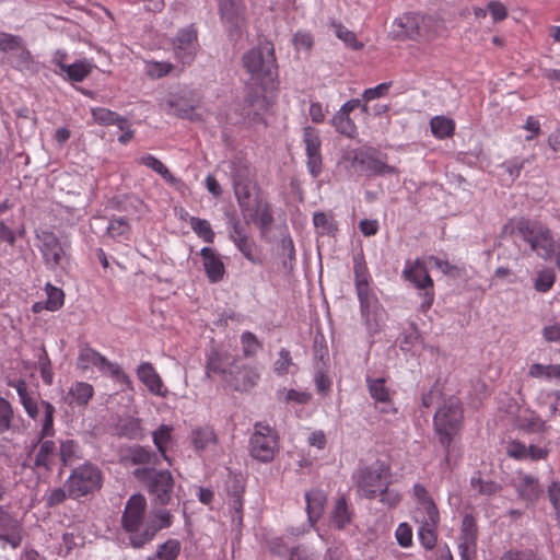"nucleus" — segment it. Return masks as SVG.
I'll return each instance as SVG.
<instances>
[{"label":"nucleus","mask_w":560,"mask_h":560,"mask_svg":"<svg viewBox=\"0 0 560 560\" xmlns=\"http://www.w3.org/2000/svg\"><path fill=\"white\" fill-rule=\"evenodd\" d=\"M259 378V374L252 366L241 365L238 362L230 369L229 376H225V383L237 392H247L254 387Z\"/></svg>","instance_id":"obj_12"},{"label":"nucleus","mask_w":560,"mask_h":560,"mask_svg":"<svg viewBox=\"0 0 560 560\" xmlns=\"http://www.w3.org/2000/svg\"><path fill=\"white\" fill-rule=\"evenodd\" d=\"M200 255L209 281L212 283L221 281L225 273V267L219 255L210 247H203Z\"/></svg>","instance_id":"obj_22"},{"label":"nucleus","mask_w":560,"mask_h":560,"mask_svg":"<svg viewBox=\"0 0 560 560\" xmlns=\"http://www.w3.org/2000/svg\"><path fill=\"white\" fill-rule=\"evenodd\" d=\"M331 522L338 529H342L351 522V514L348 510L347 501L343 497L336 501L335 508L331 512Z\"/></svg>","instance_id":"obj_38"},{"label":"nucleus","mask_w":560,"mask_h":560,"mask_svg":"<svg viewBox=\"0 0 560 560\" xmlns=\"http://www.w3.org/2000/svg\"><path fill=\"white\" fill-rule=\"evenodd\" d=\"M129 458L132 464H158V456L155 453L147 450L141 445H136L129 451Z\"/></svg>","instance_id":"obj_43"},{"label":"nucleus","mask_w":560,"mask_h":560,"mask_svg":"<svg viewBox=\"0 0 560 560\" xmlns=\"http://www.w3.org/2000/svg\"><path fill=\"white\" fill-rule=\"evenodd\" d=\"M191 229L194 232L207 243H212L214 240V233L211 229L210 223L200 218L190 217L189 219Z\"/></svg>","instance_id":"obj_47"},{"label":"nucleus","mask_w":560,"mask_h":560,"mask_svg":"<svg viewBox=\"0 0 560 560\" xmlns=\"http://www.w3.org/2000/svg\"><path fill=\"white\" fill-rule=\"evenodd\" d=\"M394 38L412 40H431L439 34L440 22L433 16L406 13L393 23Z\"/></svg>","instance_id":"obj_4"},{"label":"nucleus","mask_w":560,"mask_h":560,"mask_svg":"<svg viewBox=\"0 0 560 560\" xmlns=\"http://www.w3.org/2000/svg\"><path fill=\"white\" fill-rule=\"evenodd\" d=\"M59 457L61 466H70L82 458V451L79 444L73 440L61 441L59 447Z\"/></svg>","instance_id":"obj_34"},{"label":"nucleus","mask_w":560,"mask_h":560,"mask_svg":"<svg viewBox=\"0 0 560 560\" xmlns=\"http://www.w3.org/2000/svg\"><path fill=\"white\" fill-rule=\"evenodd\" d=\"M92 396V385L85 382H78L74 386H72L69 389L67 395L63 397V401L67 402L68 405L75 404L79 407H84L89 404Z\"/></svg>","instance_id":"obj_28"},{"label":"nucleus","mask_w":560,"mask_h":560,"mask_svg":"<svg viewBox=\"0 0 560 560\" xmlns=\"http://www.w3.org/2000/svg\"><path fill=\"white\" fill-rule=\"evenodd\" d=\"M233 243L247 260L254 264L257 262V259L254 256L255 243L249 240L248 236L234 241Z\"/></svg>","instance_id":"obj_62"},{"label":"nucleus","mask_w":560,"mask_h":560,"mask_svg":"<svg viewBox=\"0 0 560 560\" xmlns=\"http://www.w3.org/2000/svg\"><path fill=\"white\" fill-rule=\"evenodd\" d=\"M368 382L369 392L376 401L384 404L389 401V394L384 378L369 380Z\"/></svg>","instance_id":"obj_52"},{"label":"nucleus","mask_w":560,"mask_h":560,"mask_svg":"<svg viewBox=\"0 0 560 560\" xmlns=\"http://www.w3.org/2000/svg\"><path fill=\"white\" fill-rule=\"evenodd\" d=\"M57 65L62 72L67 73L68 79L74 82L83 81L93 69L92 63L88 60H79L72 65H67L58 60Z\"/></svg>","instance_id":"obj_31"},{"label":"nucleus","mask_w":560,"mask_h":560,"mask_svg":"<svg viewBox=\"0 0 560 560\" xmlns=\"http://www.w3.org/2000/svg\"><path fill=\"white\" fill-rule=\"evenodd\" d=\"M117 113L103 107L92 109V116L100 125H114L115 120H117Z\"/></svg>","instance_id":"obj_60"},{"label":"nucleus","mask_w":560,"mask_h":560,"mask_svg":"<svg viewBox=\"0 0 560 560\" xmlns=\"http://www.w3.org/2000/svg\"><path fill=\"white\" fill-rule=\"evenodd\" d=\"M139 163L156 172L168 184L175 185L178 183V179L175 176H173L168 168L155 156L151 154L143 155L139 159Z\"/></svg>","instance_id":"obj_36"},{"label":"nucleus","mask_w":560,"mask_h":560,"mask_svg":"<svg viewBox=\"0 0 560 560\" xmlns=\"http://www.w3.org/2000/svg\"><path fill=\"white\" fill-rule=\"evenodd\" d=\"M430 126L432 133L440 139L448 138L454 133V121L443 116L433 117Z\"/></svg>","instance_id":"obj_39"},{"label":"nucleus","mask_w":560,"mask_h":560,"mask_svg":"<svg viewBox=\"0 0 560 560\" xmlns=\"http://www.w3.org/2000/svg\"><path fill=\"white\" fill-rule=\"evenodd\" d=\"M147 500L141 493L132 494L121 515V526L129 534L130 545L133 547L135 536L142 534L145 527Z\"/></svg>","instance_id":"obj_8"},{"label":"nucleus","mask_w":560,"mask_h":560,"mask_svg":"<svg viewBox=\"0 0 560 560\" xmlns=\"http://www.w3.org/2000/svg\"><path fill=\"white\" fill-rule=\"evenodd\" d=\"M556 280V275L552 269H544L538 272V276L535 280V290L538 292H547L549 291Z\"/></svg>","instance_id":"obj_54"},{"label":"nucleus","mask_w":560,"mask_h":560,"mask_svg":"<svg viewBox=\"0 0 560 560\" xmlns=\"http://www.w3.org/2000/svg\"><path fill=\"white\" fill-rule=\"evenodd\" d=\"M42 242V253L46 264L54 268L60 266L65 258V249L59 238L52 232H42L38 236Z\"/></svg>","instance_id":"obj_16"},{"label":"nucleus","mask_w":560,"mask_h":560,"mask_svg":"<svg viewBox=\"0 0 560 560\" xmlns=\"http://www.w3.org/2000/svg\"><path fill=\"white\" fill-rule=\"evenodd\" d=\"M305 499L308 521L311 524H315L324 512L326 495L323 491L313 489L306 492Z\"/></svg>","instance_id":"obj_27"},{"label":"nucleus","mask_w":560,"mask_h":560,"mask_svg":"<svg viewBox=\"0 0 560 560\" xmlns=\"http://www.w3.org/2000/svg\"><path fill=\"white\" fill-rule=\"evenodd\" d=\"M234 363H237V360L232 359L229 353L212 350L208 354L206 374L208 377H211L212 374H219L225 381V376H229V371L233 369Z\"/></svg>","instance_id":"obj_21"},{"label":"nucleus","mask_w":560,"mask_h":560,"mask_svg":"<svg viewBox=\"0 0 560 560\" xmlns=\"http://www.w3.org/2000/svg\"><path fill=\"white\" fill-rule=\"evenodd\" d=\"M471 487L480 494L492 495L500 490V486L494 481H487L480 477H472L470 480Z\"/></svg>","instance_id":"obj_56"},{"label":"nucleus","mask_w":560,"mask_h":560,"mask_svg":"<svg viewBox=\"0 0 560 560\" xmlns=\"http://www.w3.org/2000/svg\"><path fill=\"white\" fill-rule=\"evenodd\" d=\"M440 522V513L436 514V518L432 520L427 515L422 521V525L419 529V539L425 549H433L438 541L435 528Z\"/></svg>","instance_id":"obj_32"},{"label":"nucleus","mask_w":560,"mask_h":560,"mask_svg":"<svg viewBox=\"0 0 560 560\" xmlns=\"http://www.w3.org/2000/svg\"><path fill=\"white\" fill-rule=\"evenodd\" d=\"M244 104L245 114L254 121H259L262 113L269 107V103L262 94V91L254 86L246 89Z\"/></svg>","instance_id":"obj_18"},{"label":"nucleus","mask_w":560,"mask_h":560,"mask_svg":"<svg viewBox=\"0 0 560 560\" xmlns=\"http://www.w3.org/2000/svg\"><path fill=\"white\" fill-rule=\"evenodd\" d=\"M332 124L337 131L352 138L357 133V127L348 115L337 113L332 118Z\"/></svg>","instance_id":"obj_51"},{"label":"nucleus","mask_w":560,"mask_h":560,"mask_svg":"<svg viewBox=\"0 0 560 560\" xmlns=\"http://www.w3.org/2000/svg\"><path fill=\"white\" fill-rule=\"evenodd\" d=\"M22 47V38L16 35L0 33V50L8 52L19 50Z\"/></svg>","instance_id":"obj_59"},{"label":"nucleus","mask_w":560,"mask_h":560,"mask_svg":"<svg viewBox=\"0 0 560 560\" xmlns=\"http://www.w3.org/2000/svg\"><path fill=\"white\" fill-rule=\"evenodd\" d=\"M242 63L252 79L261 84L273 83L278 77L275 47L269 40H261L256 47L245 52Z\"/></svg>","instance_id":"obj_1"},{"label":"nucleus","mask_w":560,"mask_h":560,"mask_svg":"<svg viewBox=\"0 0 560 560\" xmlns=\"http://www.w3.org/2000/svg\"><path fill=\"white\" fill-rule=\"evenodd\" d=\"M303 140L307 155V167L313 177L322 173L320 139L318 132L312 127H305Z\"/></svg>","instance_id":"obj_13"},{"label":"nucleus","mask_w":560,"mask_h":560,"mask_svg":"<svg viewBox=\"0 0 560 560\" xmlns=\"http://www.w3.org/2000/svg\"><path fill=\"white\" fill-rule=\"evenodd\" d=\"M406 280L411 281L419 289H428L433 287V281L428 272L423 261L417 259L412 266L404 270Z\"/></svg>","instance_id":"obj_26"},{"label":"nucleus","mask_w":560,"mask_h":560,"mask_svg":"<svg viewBox=\"0 0 560 560\" xmlns=\"http://www.w3.org/2000/svg\"><path fill=\"white\" fill-rule=\"evenodd\" d=\"M331 26L335 31L336 36L340 40H342L347 47L352 48L354 50H360L363 48V43L357 39V36L352 31L348 30L346 26L337 22H332Z\"/></svg>","instance_id":"obj_41"},{"label":"nucleus","mask_w":560,"mask_h":560,"mask_svg":"<svg viewBox=\"0 0 560 560\" xmlns=\"http://www.w3.org/2000/svg\"><path fill=\"white\" fill-rule=\"evenodd\" d=\"M106 363V358L100 352L91 348L89 345H82L80 347L77 365L80 370H88L91 366H95L98 370Z\"/></svg>","instance_id":"obj_29"},{"label":"nucleus","mask_w":560,"mask_h":560,"mask_svg":"<svg viewBox=\"0 0 560 560\" xmlns=\"http://www.w3.org/2000/svg\"><path fill=\"white\" fill-rule=\"evenodd\" d=\"M232 182H233V185H235L237 183L254 182L250 168L246 164H242V163L234 164L233 171H232Z\"/></svg>","instance_id":"obj_58"},{"label":"nucleus","mask_w":560,"mask_h":560,"mask_svg":"<svg viewBox=\"0 0 560 560\" xmlns=\"http://www.w3.org/2000/svg\"><path fill=\"white\" fill-rule=\"evenodd\" d=\"M354 276H355V288L359 299L374 296L370 292L369 288V272L366 265L359 260L354 259Z\"/></svg>","instance_id":"obj_33"},{"label":"nucleus","mask_w":560,"mask_h":560,"mask_svg":"<svg viewBox=\"0 0 560 560\" xmlns=\"http://www.w3.org/2000/svg\"><path fill=\"white\" fill-rule=\"evenodd\" d=\"M500 560H542L538 557L533 550H509L506 551Z\"/></svg>","instance_id":"obj_64"},{"label":"nucleus","mask_w":560,"mask_h":560,"mask_svg":"<svg viewBox=\"0 0 560 560\" xmlns=\"http://www.w3.org/2000/svg\"><path fill=\"white\" fill-rule=\"evenodd\" d=\"M102 471L93 464L85 463L72 470L65 482L69 498L79 500L102 488Z\"/></svg>","instance_id":"obj_5"},{"label":"nucleus","mask_w":560,"mask_h":560,"mask_svg":"<svg viewBox=\"0 0 560 560\" xmlns=\"http://www.w3.org/2000/svg\"><path fill=\"white\" fill-rule=\"evenodd\" d=\"M278 450L277 432L261 422H257L249 440L250 456L261 463L273 460Z\"/></svg>","instance_id":"obj_7"},{"label":"nucleus","mask_w":560,"mask_h":560,"mask_svg":"<svg viewBox=\"0 0 560 560\" xmlns=\"http://www.w3.org/2000/svg\"><path fill=\"white\" fill-rule=\"evenodd\" d=\"M256 184L255 182L252 183H237L233 185L234 188V195L236 197L240 210L241 209H247V206L250 205L254 199H252V192L255 189Z\"/></svg>","instance_id":"obj_40"},{"label":"nucleus","mask_w":560,"mask_h":560,"mask_svg":"<svg viewBox=\"0 0 560 560\" xmlns=\"http://www.w3.org/2000/svg\"><path fill=\"white\" fill-rule=\"evenodd\" d=\"M173 50L182 63L190 65L198 50L197 31L192 26L180 30L173 42Z\"/></svg>","instance_id":"obj_10"},{"label":"nucleus","mask_w":560,"mask_h":560,"mask_svg":"<svg viewBox=\"0 0 560 560\" xmlns=\"http://www.w3.org/2000/svg\"><path fill=\"white\" fill-rule=\"evenodd\" d=\"M517 427L518 429L529 433H538L545 431L546 423L539 416L530 413L529 416L520 417L517 420Z\"/></svg>","instance_id":"obj_44"},{"label":"nucleus","mask_w":560,"mask_h":560,"mask_svg":"<svg viewBox=\"0 0 560 560\" xmlns=\"http://www.w3.org/2000/svg\"><path fill=\"white\" fill-rule=\"evenodd\" d=\"M463 424V409L458 398L450 397L435 411L434 430L440 444L445 450V459L451 455V445Z\"/></svg>","instance_id":"obj_2"},{"label":"nucleus","mask_w":560,"mask_h":560,"mask_svg":"<svg viewBox=\"0 0 560 560\" xmlns=\"http://www.w3.org/2000/svg\"><path fill=\"white\" fill-rule=\"evenodd\" d=\"M180 552V542L177 539H168L162 544L158 551L159 560H175Z\"/></svg>","instance_id":"obj_50"},{"label":"nucleus","mask_w":560,"mask_h":560,"mask_svg":"<svg viewBox=\"0 0 560 560\" xmlns=\"http://www.w3.org/2000/svg\"><path fill=\"white\" fill-rule=\"evenodd\" d=\"M191 443L197 451H203L218 443L213 428L209 425L197 427L191 431Z\"/></svg>","instance_id":"obj_30"},{"label":"nucleus","mask_w":560,"mask_h":560,"mask_svg":"<svg viewBox=\"0 0 560 560\" xmlns=\"http://www.w3.org/2000/svg\"><path fill=\"white\" fill-rule=\"evenodd\" d=\"M241 342L243 347V353L245 357H254L261 348V343L257 337L250 331H245L241 336Z\"/></svg>","instance_id":"obj_55"},{"label":"nucleus","mask_w":560,"mask_h":560,"mask_svg":"<svg viewBox=\"0 0 560 560\" xmlns=\"http://www.w3.org/2000/svg\"><path fill=\"white\" fill-rule=\"evenodd\" d=\"M173 66L168 62H150L147 66V74L153 79H160L171 72Z\"/></svg>","instance_id":"obj_63"},{"label":"nucleus","mask_w":560,"mask_h":560,"mask_svg":"<svg viewBox=\"0 0 560 560\" xmlns=\"http://www.w3.org/2000/svg\"><path fill=\"white\" fill-rule=\"evenodd\" d=\"M389 472L384 465L370 466L360 469L357 474V488L360 495L373 499L389 483Z\"/></svg>","instance_id":"obj_9"},{"label":"nucleus","mask_w":560,"mask_h":560,"mask_svg":"<svg viewBox=\"0 0 560 560\" xmlns=\"http://www.w3.org/2000/svg\"><path fill=\"white\" fill-rule=\"evenodd\" d=\"M361 314L364 318L366 329L370 335H374L381 329L382 311L375 296L359 299Z\"/></svg>","instance_id":"obj_20"},{"label":"nucleus","mask_w":560,"mask_h":560,"mask_svg":"<svg viewBox=\"0 0 560 560\" xmlns=\"http://www.w3.org/2000/svg\"><path fill=\"white\" fill-rule=\"evenodd\" d=\"M354 161L362 165V167H364L366 171L371 172L373 175H387L398 173L396 167L386 164L374 154L366 153V151H360L357 153Z\"/></svg>","instance_id":"obj_24"},{"label":"nucleus","mask_w":560,"mask_h":560,"mask_svg":"<svg viewBox=\"0 0 560 560\" xmlns=\"http://www.w3.org/2000/svg\"><path fill=\"white\" fill-rule=\"evenodd\" d=\"M38 443V452L35 456L34 467H45L46 469H50L51 467V458L56 451L55 442L51 440H42L37 441Z\"/></svg>","instance_id":"obj_35"},{"label":"nucleus","mask_w":560,"mask_h":560,"mask_svg":"<svg viewBox=\"0 0 560 560\" xmlns=\"http://www.w3.org/2000/svg\"><path fill=\"white\" fill-rule=\"evenodd\" d=\"M42 406L44 408V421L42 425V430L39 432V441L52 436L55 434L54 429V413H55V407L48 402L43 401Z\"/></svg>","instance_id":"obj_45"},{"label":"nucleus","mask_w":560,"mask_h":560,"mask_svg":"<svg viewBox=\"0 0 560 560\" xmlns=\"http://www.w3.org/2000/svg\"><path fill=\"white\" fill-rule=\"evenodd\" d=\"M135 477L142 481L149 493L154 497L153 502L161 506L170 503L173 489L174 478L168 470L156 471L151 468H138L133 471Z\"/></svg>","instance_id":"obj_6"},{"label":"nucleus","mask_w":560,"mask_h":560,"mask_svg":"<svg viewBox=\"0 0 560 560\" xmlns=\"http://www.w3.org/2000/svg\"><path fill=\"white\" fill-rule=\"evenodd\" d=\"M528 374H529V376H532L534 378H540V377L560 378V365H557V364L556 365H552V364L542 365L539 363H535L529 366Z\"/></svg>","instance_id":"obj_49"},{"label":"nucleus","mask_w":560,"mask_h":560,"mask_svg":"<svg viewBox=\"0 0 560 560\" xmlns=\"http://www.w3.org/2000/svg\"><path fill=\"white\" fill-rule=\"evenodd\" d=\"M130 230V225L128 221L122 218H114L112 219L110 223L107 226V233L113 238H116L118 236L125 235Z\"/></svg>","instance_id":"obj_57"},{"label":"nucleus","mask_w":560,"mask_h":560,"mask_svg":"<svg viewBox=\"0 0 560 560\" xmlns=\"http://www.w3.org/2000/svg\"><path fill=\"white\" fill-rule=\"evenodd\" d=\"M280 255L283 256L282 266L288 272L293 270V261L295 260V248L290 236H283L279 243Z\"/></svg>","instance_id":"obj_42"},{"label":"nucleus","mask_w":560,"mask_h":560,"mask_svg":"<svg viewBox=\"0 0 560 560\" xmlns=\"http://www.w3.org/2000/svg\"><path fill=\"white\" fill-rule=\"evenodd\" d=\"M244 482L237 476H230L226 480V491L229 495V505L232 511V522L236 526L243 524V494Z\"/></svg>","instance_id":"obj_14"},{"label":"nucleus","mask_w":560,"mask_h":560,"mask_svg":"<svg viewBox=\"0 0 560 560\" xmlns=\"http://www.w3.org/2000/svg\"><path fill=\"white\" fill-rule=\"evenodd\" d=\"M247 209H241L245 222L257 225L262 234L268 232L273 223L271 206L267 201L256 198L247 206Z\"/></svg>","instance_id":"obj_11"},{"label":"nucleus","mask_w":560,"mask_h":560,"mask_svg":"<svg viewBox=\"0 0 560 560\" xmlns=\"http://www.w3.org/2000/svg\"><path fill=\"white\" fill-rule=\"evenodd\" d=\"M413 495L418 503L423 506L427 515L432 520L436 518V514H439L438 506L435 505L433 499L429 495L425 487L420 483H416L413 486Z\"/></svg>","instance_id":"obj_37"},{"label":"nucleus","mask_w":560,"mask_h":560,"mask_svg":"<svg viewBox=\"0 0 560 560\" xmlns=\"http://www.w3.org/2000/svg\"><path fill=\"white\" fill-rule=\"evenodd\" d=\"M47 301L46 308L49 311H57L63 305L65 294L61 289L47 284Z\"/></svg>","instance_id":"obj_53"},{"label":"nucleus","mask_w":560,"mask_h":560,"mask_svg":"<svg viewBox=\"0 0 560 560\" xmlns=\"http://www.w3.org/2000/svg\"><path fill=\"white\" fill-rule=\"evenodd\" d=\"M14 411L11 404L3 397H0V434L12 429Z\"/></svg>","instance_id":"obj_48"},{"label":"nucleus","mask_w":560,"mask_h":560,"mask_svg":"<svg viewBox=\"0 0 560 560\" xmlns=\"http://www.w3.org/2000/svg\"><path fill=\"white\" fill-rule=\"evenodd\" d=\"M518 497L526 502H535L541 493L538 479L528 474H518L514 480Z\"/></svg>","instance_id":"obj_23"},{"label":"nucleus","mask_w":560,"mask_h":560,"mask_svg":"<svg viewBox=\"0 0 560 560\" xmlns=\"http://www.w3.org/2000/svg\"><path fill=\"white\" fill-rule=\"evenodd\" d=\"M220 13L231 31L238 30L244 23L245 7L241 0H220Z\"/></svg>","instance_id":"obj_19"},{"label":"nucleus","mask_w":560,"mask_h":560,"mask_svg":"<svg viewBox=\"0 0 560 560\" xmlns=\"http://www.w3.org/2000/svg\"><path fill=\"white\" fill-rule=\"evenodd\" d=\"M137 374L139 380L151 393L163 397L165 396L166 390H162L163 382L151 363L144 362L140 364Z\"/></svg>","instance_id":"obj_25"},{"label":"nucleus","mask_w":560,"mask_h":560,"mask_svg":"<svg viewBox=\"0 0 560 560\" xmlns=\"http://www.w3.org/2000/svg\"><path fill=\"white\" fill-rule=\"evenodd\" d=\"M477 534L478 529L474 516L466 514L462 522L459 537L462 560H470V556L476 553Z\"/></svg>","instance_id":"obj_15"},{"label":"nucleus","mask_w":560,"mask_h":560,"mask_svg":"<svg viewBox=\"0 0 560 560\" xmlns=\"http://www.w3.org/2000/svg\"><path fill=\"white\" fill-rule=\"evenodd\" d=\"M154 517L159 521V524L147 523L142 530V534L135 536L133 548H142L145 544L151 541L156 533L163 528H167L172 525L173 515L166 510H156Z\"/></svg>","instance_id":"obj_17"},{"label":"nucleus","mask_w":560,"mask_h":560,"mask_svg":"<svg viewBox=\"0 0 560 560\" xmlns=\"http://www.w3.org/2000/svg\"><path fill=\"white\" fill-rule=\"evenodd\" d=\"M512 233H517L542 259H550L555 254L556 241L545 224L521 218L513 223Z\"/></svg>","instance_id":"obj_3"},{"label":"nucleus","mask_w":560,"mask_h":560,"mask_svg":"<svg viewBox=\"0 0 560 560\" xmlns=\"http://www.w3.org/2000/svg\"><path fill=\"white\" fill-rule=\"evenodd\" d=\"M120 434L128 439H139L141 436V425L138 419H129L120 427Z\"/></svg>","instance_id":"obj_61"},{"label":"nucleus","mask_w":560,"mask_h":560,"mask_svg":"<svg viewBox=\"0 0 560 560\" xmlns=\"http://www.w3.org/2000/svg\"><path fill=\"white\" fill-rule=\"evenodd\" d=\"M172 431V427L162 424L156 431L153 432V442L159 452L162 454L163 458L167 462H170V459L166 455V445L171 441Z\"/></svg>","instance_id":"obj_46"}]
</instances>
